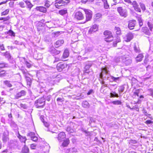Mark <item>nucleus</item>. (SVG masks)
<instances>
[{"label": "nucleus", "mask_w": 153, "mask_h": 153, "mask_svg": "<svg viewBox=\"0 0 153 153\" xmlns=\"http://www.w3.org/2000/svg\"><path fill=\"white\" fill-rule=\"evenodd\" d=\"M143 57V56L142 53L139 54L135 58L136 62H141L142 61Z\"/></svg>", "instance_id": "nucleus-22"}, {"label": "nucleus", "mask_w": 153, "mask_h": 153, "mask_svg": "<svg viewBox=\"0 0 153 153\" xmlns=\"http://www.w3.org/2000/svg\"><path fill=\"white\" fill-rule=\"evenodd\" d=\"M43 24L40 23L38 26H37V29L38 30L40 31L43 28V27L42 26Z\"/></svg>", "instance_id": "nucleus-44"}, {"label": "nucleus", "mask_w": 153, "mask_h": 153, "mask_svg": "<svg viewBox=\"0 0 153 153\" xmlns=\"http://www.w3.org/2000/svg\"><path fill=\"white\" fill-rule=\"evenodd\" d=\"M93 48L92 46L88 47L86 49V51L88 52H91L92 51Z\"/></svg>", "instance_id": "nucleus-52"}, {"label": "nucleus", "mask_w": 153, "mask_h": 153, "mask_svg": "<svg viewBox=\"0 0 153 153\" xmlns=\"http://www.w3.org/2000/svg\"><path fill=\"white\" fill-rule=\"evenodd\" d=\"M83 10L85 12L86 17L85 21L83 23H85L86 22L91 20L92 17V13L89 10L85 9H83Z\"/></svg>", "instance_id": "nucleus-4"}, {"label": "nucleus", "mask_w": 153, "mask_h": 153, "mask_svg": "<svg viewBox=\"0 0 153 153\" xmlns=\"http://www.w3.org/2000/svg\"><path fill=\"white\" fill-rule=\"evenodd\" d=\"M82 105L85 108H88L90 106L89 103L87 101L83 102L82 103Z\"/></svg>", "instance_id": "nucleus-30"}, {"label": "nucleus", "mask_w": 153, "mask_h": 153, "mask_svg": "<svg viewBox=\"0 0 153 153\" xmlns=\"http://www.w3.org/2000/svg\"><path fill=\"white\" fill-rule=\"evenodd\" d=\"M122 62L126 65H130L132 62L131 58L130 57H126L124 56L122 58Z\"/></svg>", "instance_id": "nucleus-7"}, {"label": "nucleus", "mask_w": 153, "mask_h": 153, "mask_svg": "<svg viewBox=\"0 0 153 153\" xmlns=\"http://www.w3.org/2000/svg\"><path fill=\"white\" fill-rule=\"evenodd\" d=\"M95 15L96 17H97L98 18H99L102 16V14L100 13H98L96 14Z\"/></svg>", "instance_id": "nucleus-58"}, {"label": "nucleus", "mask_w": 153, "mask_h": 153, "mask_svg": "<svg viewBox=\"0 0 153 153\" xmlns=\"http://www.w3.org/2000/svg\"><path fill=\"white\" fill-rule=\"evenodd\" d=\"M103 2L104 8L105 9H108L109 7V6L107 0Z\"/></svg>", "instance_id": "nucleus-38"}, {"label": "nucleus", "mask_w": 153, "mask_h": 153, "mask_svg": "<svg viewBox=\"0 0 153 153\" xmlns=\"http://www.w3.org/2000/svg\"><path fill=\"white\" fill-rule=\"evenodd\" d=\"M69 143V140L68 139H66L65 140H64L62 143V146L63 147H66Z\"/></svg>", "instance_id": "nucleus-27"}, {"label": "nucleus", "mask_w": 153, "mask_h": 153, "mask_svg": "<svg viewBox=\"0 0 153 153\" xmlns=\"http://www.w3.org/2000/svg\"><path fill=\"white\" fill-rule=\"evenodd\" d=\"M51 98V96L50 95H49V96H48L46 98V100L48 101H49L50 100Z\"/></svg>", "instance_id": "nucleus-63"}, {"label": "nucleus", "mask_w": 153, "mask_h": 153, "mask_svg": "<svg viewBox=\"0 0 153 153\" xmlns=\"http://www.w3.org/2000/svg\"><path fill=\"white\" fill-rule=\"evenodd\" d=\"M45 6L47 8L49 7L51 4L50 1L48 0L45 1Z\"/></svg>", "instance_id": "nucleus-36"}, {"label": "nucleus", "mask_w": 153, "mask_h": 153, "mask_svg": "<svg viewBox=\"0 0 153 153\" xmlns=\"http://www.w3.org/2000/svg\"><path fill=\"white\" fill-rule=\"evenodd\" d=\"M148 25L150 30L151 31H152L153 29V24L150 22H148Z\"/></svg>", "instance_id": "nucleus-33"}, {"label": "nucleus", "mask_w": 153, "mask_h": 153, "mask_svg": "<svg viewBox=\"0 0 153 153\" xmlns=\"http://www.w3.org/2000/svg\"><path fill=\"white\" fill-rule=\"evenodd\" d=\"M136 24V21L134 20H130L128 22V27L130 30H133Z\"/></svg>", "instance_id": "nucleus-9"}, {"label": "nucleus", "mask_w": 153, "mask_h": 153, "mask_svg": "<svg viewBox=\"0 0 153 153\" xmlns=\"http://www.w3.org/2000/svg\"><path fill=\"white\" fill-rule=\"evenodd\" d=\"M66 135L63 132H61L58 134V137H56L58 140L59 142L62 141L65 138Z\"/></svg>", "instance_id": "nucleus-11"}, {"label": "nucleus", "mask_w": 153, "mask_h": 153, "mask_svg": "<svg viewBox=\"0 0 153 153\" xmlns=\"http://www.w3.org/2000/svg\"><path fill=\"white\" fill-rule=\"evenodd\" d=\"M115 30L117 34L120 35L121 34V31L119 27H115Z\"/></svg>", "instance_id": "nucleus-34"}, {"label": "nucleus", "mask_w": 153, "mask_h": 153, "mask_svg": "<svg viewBox=\"0 0 153 153\" xmlns=\"http://www.w3.org/2000/svg\"><path fill=\"white\" fill-rule=\"evenodd\" d=\"M64 43V41L63 39H59L54 44L56 48H58L61 46Z\"/></svg>", "instance_id": "nucleus-16"}, {"label": "nucleus", "mask_w": 153, "mask_h": 153, "mask_svg": "<svg viewBox=\"0 0 153 153\" xmlns=\"http://www.w3.org/2000/svg\"><path fill=\"white\" fill-rule=\"evenodd\" d=\"M9 12V10L8 9L6 10L1 13V16H5L8 14Z\"/></svg>", "instance_id": "nucleus-40"}, {"label": "nucleus", "mask_w": 153, "mask_h": 153, "mask_svg": "<svg viewBox=\"0 0 153 153\" xmlns=\"http://www.w3.org/2000/svg\"><path fill=\"white\" fill-rule=\"evenodd\" d=\"M112 103L114 105H120L121 102L119 100H117L115 101H113Z\"/></svg>", "instance_id": "nucleus-42"}, {"label": "nucleus", "mask_w": 153, "mask_h": 153, "mask_svg": "<svg viewBox=\"0 0 153 153\" xmlns=\"http://www.w3.org/2000/svg\"><path fill=\"white\" fill-rule=\"evenodd\" d=\"M55 60L54 62H58L60 60V59L59 57H55Z\"/></svg>", "instance_id": "nucleus-59"}, {"label": "nucleus", "mask_w": 153, "mask_h": 153, "mask_svg": "<svg viewBox=\"0 0 153 153\" xmlns=\"http://www.w3.org/2000/svg\"><path fill=\"white\" fill-rule=\"evenodd\" d=\"M120 39L117 38V39L116 40L113 42V46L114 47H116L117 45V43L118 42H120Z\"/></svg>", "instance_id": "nucleus-37"}, {"label": "nucleus", "mask_w": 153, "mask_h": 153, "mask_svg": "<svg viewBox=\"0 0 153 153\" xmlns=\"http://www.w3.org/2000/svg\"><path fill=\"white\" fill-rule=\"evenodd\" d=\"M29 150L27 146L25 144L24 145V147L22 148V153H28Z\"/></svg>", "instance_id": "nucleus-23"}, {"label": "nucleus", "mask_w": 153, "mask_h": 153, "mask_svg": "<svg viewBox=\"0 0 153 153\" xmlns=\"http://www.w3.org/2000/svg\"><path fill=\"white\" fill-rule=\"evenodd\" d=\"M142 31L147 35L149 36L151 34V33L149 32L148 28L146 27H143L142 29Z\"/></svg>", "instance_id": "nucleus-17"}, {"label": "nucleus", "mask_w": 153, "mask_h": 153, "mask_svg": "<svg viewBox=\"0 0 153 153\" xmlns=\"http://www.w3.org/2000/svg\"><path fill=\"white\" fill-rule=\"evenodd\" d=\"M17 136L18 137L20 141L22 143H24L25 144L26 141L27 140L26 137L22 136L20 135L19 132L18 133Z\"/></svg>", "instance_id": "nucleus-19"}, {"label": "nucleus", "mask_w": 153, "mask_h": 153, "mask_svg": "<svg viewBox=\"0 0 153 153\" xmlns=\"http://www.w3.org/2000/svg\"><path fill=\"white\" fill-rule=\"evenodd\" d=\"M67 13V10H66L63 9L60 10L59 12V13L61 15H63Z\"/></svg>", "instance_id": "nucleus-32"}, {"label": "nucleus", "mask_w": 153, "mask_h": 153, "mask_svg": "<svg viewBox=\"0 0 153 153\" xmlns=\"http://www.w3.org/2000/svg\"><path fill=\"white\" fill-rule=\"evenodd\" d=\"M36 10H39V11L43 13H45L47 12L46 8L42 6L37 7H36Z\"/></svg>", "instance_id": "nucleus-20"}, {"label": "nucleus", "mask_w": 153, "mask_h": 153, "mask_svg": "<svg viewBox=\"0 0 153 153\" xmlns=\"http://www.w3.org/2000/svg\"><path fill=\"white\" fill-rule=\"evenodd\" d=\"M100 83L102 85H106V86H105V87H107V85L105 83V82L104 81H103V80H102L101 81H100Z\"/></svg>", "instance_id": "nucleus-64"}, {"label": "nucleus", "mask_w": 153, "mask_h": 153, "mask_svg": "<svg viewBox=\"0 0 153 153\" xmlns=\"http://www.w3.org/2000/svg\"><path fill=\"white\" fill-rule=\"evenodd\" d=\"M28 79H27V84L28 85H30L31 84V82L30 81H31V79H30L29 78V77H28L27 78Z\"/></svg>", "instance_id": "nucleus-57"}, {"label": "nucleus", "mask_w": 153, "mask_h": 153, "mask_svg": "<svg viewBox=\"0 0 153 153\" xmlns=\"http://www.w3.org/2000/svg\"><path fill=\"white\" fill-rule=\"evenodd\" d=\"M50 52L53 55H55L59 54L60 53V51L56 50L54 48H53L50 50Z\"/></svg>", "instance_id": "nucleus-21"}, {"label": "nucleus", "mask_w": 153, "mask_h": 153, "mask_svg": "<svg viewBox=\"0 0 153 153\" xmlns=\"http://www.w3.org/2000/svg\"><path fill=\"white\" fill-rule=\"evenodd\" d=\"M3 83L5 85L9 88L11 87L12 86V85L10 83V81L8 80L4 81Z\"/></svg>", "instance_id": "nucleus-26"}, {"label": "nucleus", "mask_w": 153, "mask_h": 153, "mask_svg": "<svg viewBox=\"0 0 153 153\" xmlns=\"http://www.w3.org/2000/svg\"><path fill=\"white\" fill-rule=\"evenodd\" d=\"M74 18L76 20H81L84 19V16L81 12L78 11L74 13Z\"/></svg>", "instance_id": "nucleus-6"}, {"label": "nucleus", "mask_w": 153, "mask_h": 153, "mask_svg": "<svg viewBox=\"0 0 153 153\" xmlns=\"http://www.w3.org/2000/svg\"><path fill=\"white\" fill-rule=\"evenodd\" d=\"M134 50L135 52L136 53H139L140 52V51L138 45H134Z\"/></svg>", "instance_id": "nucleus-28"}, {"label": "nucleus", "mask_w": 153, "mask_h": 153, "mask_svg": "<svg viewBox=\"0 0 153 153\" xmlns=\"http://www.w3.org/2000/svg\"><path fill=\"white\" fill-rule=\"evenodd\" d=\"M10 18V17L9 16H7L6 17H2L0 18V20H3V22L6 21L8 20Z\"/></svg>", "instance_id": "nucleus-39"}, {"label": "nucleus", "mask_w": 153, "mask_h": 153, "mask_svg": "<svg viewBox=\"0 0 153 153\" xmlns=\"http://www.w3.org/2000/svg\"><path fill=\"white\" fill-rule=\"evenodd\" d=\"M82 131L85 132L86 134H87V135H90L91 134V133L89 132L88 131L86 130H84V129H82Z\"/></svg>", "instance_id": "nucleus-60"}, {"label": "nucleus", "mask_w": 153, "mask_h": 153, "mask_svg": "<svg viewBox=\"0 0 153 153\" xmlns=\"http://www.w3.org/2000/svg\"><path fill=\"white\" fill-rule=\"evenodd\" d=\"M67 65L65 63L60 62L58 63L56 66L57 70L59 71H61L63 69L67 67Z\"/></svg>", "instance_id": "nucleus-8"}, {"label": "nucleus", "mask_w": 153, "mask_h": 153, "mask_svg": "<svg viewBox=\"0 0 153 153\" xmlns=\"http://www.w3.org/2000/svg\"><path fill=\"white\" fill-rule=\"evenodd\" d=\"M133 38L132 33L129 32L127 33L125 37V41L127 42H130Z\"/></svg>", "instance_id": "nucleus-13"}, {"label": "nucleus", "mask_w": 153, "mask_h": 153, "mask_svg": "<svg viewBox=\"0 0 153 153\" xmlns=\"http://www.w3.org/2000/svg\"><path fill=\"white\" fill-rule=\"evenodd\" d=\"M69 2V0H56L55 6L56 8L59 9L61 7L67 5Z\"/></svg>", "instance_id": "nucleus-1"}, {"label": "nucleus", "mask_w": 153, "mask_h": 153, "mask_svg": "<svg viewBox=\"0 0 153 153\" xmlns=\"http://www.w3.org/2000/svg\"><path fill=\"white\" fill-rule=\"evenodd\" d=\"M26 94V92L24 90H22L20 92H17L15 95V98L18 99L22 96H25Z\"/></svg>", "instance_id": "nucleus-10"}, {"label": "nucleus", "mask_w": 153, "mask_h": 153, "mask_svg": "<svg viewBox=\"0 0 153 153\" xmlns=\"http://www.w3.org/2000/svg\"><path fill=\"white\" fill-rule=\"evenodd\" d=\"M25 63L27 67L28 68H30L31 67V64L29 63L27 61H25Z\"/></svg>", "instance_id": "nucleus-51"}, {"label": "nucleus", "mask_w": 153, "mask_h": 153, "mask_svg": "<svg viewBox=\"0 0 153 153\" xmlns=\"http://www.w3.org/2000/svg\"><path fill=\"white\" fill-rule=\"evenodd\" d=\"M110 77L112 80L111 81H115L116 82L119 79V77L115 78L112 76H111Z\"/></svg>", "instance_id": "nucleus-43"}, {"label": "nucleus", "mask_w": 153, "mask_h": 153, "mask_svg": "<svg viewBox=\"0 0 153 153\" xmlns=\"http://www.w3.org/2000/svg\"><path fill=\"white\" fill-rule=\"evenodd\" d=\"M69 55V51L68 49H65L64 52L62 56L64 58H65L68 57Z\"/></svg>", "instance_id": "nucleus-24"}, {"label": "nucleus", "mask_w": 153, "mask_h": 153, "mask_svg": "<svg viewBox=\"0 0 153 153\" xmlns=\"http://www.w3.org/2000/svg\"><path fill=\"white\" fill-rule=\"evenodd\" d=\"M31 139L33 141L36 142L38 140V138L37 137L35 136L32 138H31Z\"/></svg>", "instance_id": "nucleus-56"}, {"label": "nucleus", "mask_w": 153, "mask_h": 153, "mask_svg": "<svg viewBox=\"0 0 153 153\" xmlns=\"http://www.w3.org/2000/svg\"><path fill=\"white\" fill-rule=\"evenodd\" d=\"M125 89V87L123 86H120L118 88V91H119V94H120L121 93L123 92Z\"/></svg>", "instance_id": "nucleus-35"}, {"label": "nucleus", "mask_w": 153, "mask_h": 153, "mask_svg": "<svg viewBox=\"0 0 153 153\" xmlns=\"http://www.w3.org/2000/svg\"><path fill=\"white\" fill-rule=\"evenodd\" d=\"M45 100L43 98L38 99L35 101L34 105L37 108H42L45 105Z\"/></svg>", "instance_id": "nucleus-2"}, {"label": "nucleus", "mask_w": 153, "mask_h": 153, "mask_svg": "<svg viewBox=\"0 0 153 153\" xmlns=\"http://www.w3.org/2000/svg\"><path fill=\"white\" fill-rule=\"evenodd\" d=\"M98 30V27L97 25H94L91 27L88 31V33L89 34H91L93 32H94L97 31Z\"/></svg>", "instance_id": "nucleus-14"}, {"label": "nucleus", "mask_w": 153, "mask_h": 153, "mask_svg": "<svg viewBox=\"0 0 153 153\" xmlns=\"http://www.w3.org/2000/svg\"><path fill=\"white\" fill-rule=\"evenodd\" d=\"M70 151L72 152L76 153L77 152V149L75 148H73L70 149Z\"/></svg>", "instance_id": "nucleus-48"}, {"label": "nucleus", "mask_w": 153, "mask_h": 153, "mask_svg": "<svg viewBox=\"0 0 153 153\" xmlns=\"http://www.w3.org/2000/svg\"><path fill=\"white\" fill-rule=\"evenodd\" d=\"M104 35L105 37L104 40L106 42H110L113 40V37L110 31L108 30L105 31L104 32Z\"/></svg>", "instance_id": "nucleus-3"}, {"label": "nucleus", "mask_w": 153, "mask_h": 153, "mask_svg": "<svg viewBox=\"0 0 153 153\" xmlns=\"http://www.w3.org/2000/svg\"><path fill=\"white\" fill-rule=\"evenodd\" d=\"M93 90L92 89L90 90L87 93V94L88 95H89L92 94V93H93Z\"/></svg>", "instance_id": "nucleus-61"}, {"label": "nucleus", "mask_w": 153, "mask_h": 153, "mask_svg": "<svg viewBox=\"0 0 153 153\" xmlns=\"http://www.w3.org/2000/svg\"><path fill=\"white\" fill-rule=\"evenodd\" d=\"M25 3L27 4V7L28 8H29L30 9V10L31 8L33 6V5L30 2V1H25Z\"/></svg>", "instance_id": "nucleus-31"}, {"label": "nucleus", "mask_w": 153, "mask_h": 153, "mask_svg": "<svg viewBox=\"0 0 153 153\" xmlns=\"http://www.w3.org/2000/svg\"><path fill=\"white\" fill-rule=\"evenodd\" d=\"M2 140L4 143H6L9 140L8 134V133H6L4 132L3 133Z\"/></svg>", "instance_id": "nucleus-18"}, {"label": "nucleus", "mask_w": 153, "mask_h": 153, "mask_svg": "<svg viewBox=\"0 0 153 153\" xmlns=\"http://www.w3.org/2000/svg\"><path fill=\"white\" fill-rule=\"evenodd\" d=\"M91 66V65L90 64H88L86 65L84 69L89 70Z\"/></svg>", "instance_id": "nucleus-47"}, {"label": "nucleus", "mask_w": 153, "mask_h": 153, "mask_svg": "<svg viewBox=\"0 0 153 153\" xmlns=\"http://www.w3.org/2000/svg\"><path fill=\"white\" fill-rule=\"evenodd\" d=\"M125 2L128 3V4H131L132 2L130 0H124Z\"/></svg>", "instance_id": "nucleus-62"}, {"label": "nucleus", "mask_w": 153, "mask_h": 153, "mask_svg": "<svg viewBox=\"0 0 153 153\" xmlns=\"http://www.w3.org/2000/svg\"><path fill=\"white\" fill-rule=\"evenodd\" d=\"M5 66V64L4 63H0V68H3Z\"/></svg>", "instance_id": "nucleus-55"}, {"label": "nucleus", "mask_w": 153, "mask_h": 153, "mask_svg": "<svg viewBox=\"0 0 153 153\" xmlns=\"http://www.w3.org/2000/svg\"><path fill=\"white\" fill-rule=\"evenodd\" d=\"M102 72L100 74V77L102 79H103V74H108V71L106 68H102Z\"/></svg>", "instance_id": "nucleus-15"}, {"label": "nucleus", "mask_w": 153, "mask_h": 153, "mask_svg": "<svg viewBox=\"0 0 153 153\" xmlns=\"http://www.w3.org/2000/svg\"><path fill=\"white\" fill-rule=\"evenodd\" d=\"M19 4L20 6L22 7H25V6L24 3L22 2H21L19 3Z\"/></svg>", "instance_id": "nucleus-54"}, {"label": "nucleus", "mask_w": 153, "mask_h": 153, "mask_svg": "<svg viewBox=\"0 0 153 153\" xmlns=\"http://www.w3.org/2000/svg\"><path fill=\"white\" fill-rule=\"evenodd\" d=\"M36 145L35 144H32L30 145V148L32 149H35L36 147Z\"/></svg>", "instance_id": "nucleus-53"}, {"label": "nucleus", "mask_w": 153, "mask_h": 153, "mask_svg": "<svg viewBox=\"0 0 153 153\" xmlns=\"http://www.w3.org/2000/svg\"><path fill=\"white\" fill-rule=\"evenodd\" d=\"M7 33L9 35L14 36H15V33L12 30H10L7 32Z\"/></svg>", "instance_id": "nucleus-41"}, {"label": "nucleus", "mask_w": 153, "mask_h": 153, "mask_svg": "<svg viewBox=\"0 0 153 153\" xmlns=\"http://www.w3.org/2000/svg\"><path fill=\"white\" fill-rule=\"evenodd\" d=\"M66 130L67 131L70 133H73L75 131V129L73 127H71L69 126L67 127Z\"/></svg>", "instance_id": "nucleus-25"}, {"label": "nucleus", "mask_w": 153, "mask_h": 153, "mask_svg": "<svg viewBox=\"0 0 153 153\" xmlns=\"http://www.w3.org/2000/svg\"><path fill=\"white\" fill-rule=\"evenodd\" d=\"M27 135L29 136L31 139L35 136V134L34 132H30Z\"/></svg>", "instance_id": "nucleus-45"}, {"label": "nucleus", "mask_w": 153, "mask_h": 153, "mask_svg": "<svg viewBox=\"0 0 153 153\" xmlns=\"http://www.w3.org/2000/svg\"><path fill=\"white\" fill-rule=\"evenodd\" d=\"M117 10L120 15L124 18L126 17L127 16V12L126 9H123L122 7H118Z\"/></svg>", "instance_id": "nucleus-5"}, {"label": "nucleus", "mask_w": 153, "mask_h": 153, "mask_svg": "<svg viewBox=\"0 0 153 153\" xmlns=\"http://www.w3.org/2000/svg\"><path fill=\"white\" fill-rule=\"evenodd\" d=\"M0 48L1 51H4L5 50V48L4 44H1L0 43Z\"/></svg>", "instance_id": "nucleus-49"}, {"label": "nucleus", "mask_w": 153, "mask_h": 153, "mask_svg": "<svg viewBox=\"0 0 153 153\" xmlns=\"http://www.w3.org/2000/svg\"><path fill=\"white\" fill-rule=\"evenodd\" d=\"M140 5L143 11L145 10H146V7L145 5L141 3H140Z\"/></svg>", "instance_id": "nucleus-46"}, {"label": "nucleus", "mask_w": 153, "mask_h": 153, "mask_svg": "<svg viewBox=\"0 0 153 153\" xmlns=\"http://www.w3.org/2000/svg\"><path fill=\"white\" fill-rule=\"evenodd\" d=\"M131 5H132L135 11L138 12H141V10L139 7V5L136 1H133Z\"/></svg>", "instance_id": "nucleus-12"}, {"label": "nucleus", "mask_w": 153, "mask_h": 153, "mask_svg": "<svg viewBox=\"0 0 153 153\" xmlns=\"http://www.w3.org/2000/svg\"><path fill=\"white\" fill-rule=\"evenodd\" d=\"M56 100L57 102H62L64 101V98L63 97H59Z\"/></svg>", "instance_id": "nucleus-50"}, {"label": "nucleus", "mask_w": 153, "mask_h": 153, "mask_svg": "<svg viewBox=\"0 0 153 153\" xmlns=\"http://www.w3.org/2000/svg\"><path fill=\"white\" fill-rule=\"evenodd\" d=\"M110 97H119L118 94H116L115 92L113 91L111 92L110 93Z\"/></svg>", "instance_id": "nucleus-29"}]
</instances>
